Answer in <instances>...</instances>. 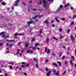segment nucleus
Here are the masks:
<instances>
[{
  "label": "nucleus",
  "mask_w": 76,
  "mask_h": 76,
  "mask_svg": "<svg viewBox=\"0 0 76 76\" xmlns=\"http://www.w3.org/2000/svg\"><path fill=\"white\" fill-rule=\"evenodd\" d=\"M45 23H46L47 25H49V23L48 22V20H46L45 21Z\"/></svg>",
  "instance_id": "nucleus-6"
},
{
  "label": "nucleus",
  "mask_w": 76,
  "mask_h": 76,
  "mask_svg": "<svg viewBox=\"0 0 76 76\" xmlns=\"http://www.w3.org/2000/svg\"><path fill=\"white\" fill-rule=\"evenodd\" d=\"M53 65L54 66H56V67H58V65H57V64H56V63L53 64Z\"/></svg>",
  "instance_id": "nucleus-25"
},
{
  "label": "nucleus",
  "mask_w": 76,
  "mask_h": 76,
  "mask_svg": "<svg viewBox=\"0 0 76 76\" xmlns=\"http://www.w3.org/2000/svg\"><path fill=\"white\" fill-rule=\"evenodd\" d=\"M24 27H26V28H28H28H29L30 26L29 25H28L26 26H24Z\"/></svg>",
  "instance_id": "nucleus-39"
},
{
  "label": "nucleus",
  "mask_w": 76,
  "mask_h": 76,
  "mask_svg": "<svg viewBox=\"0 0 76 76\" xmlns=\"http://www.w3.org/2000/svg\"><path fill=\"white\" fill-rule=\"evenodd\" d=\"M13 46H12V45H9V47L10 48H11Z\"/></svg>",
  "instance_id": "nucleus-38"
},
{
  "label": "nucleus",
  "mask_w": 76,
  "mask_h": 76,
  "mask_svg": "<svg viewBox=\"0 0 76 76\" xmlns=\"http://www.w3.org/2000/svg\"><path fill=\"white\" fill-rule=\"evenodd\" d=\"M4 76H7V75L6 74V73L4 74Z\"/></svg>",
  "instance_id": "nucleus-62"
},
{
  "label": "nucleus",
  "mask_w": 76,
  "mask_h": 76,
  "mask_svg": "<svg viewBox=\"0 0 76 76\" xmlns=\"http://www.w3.org/2000/svg\"><path fill=\"white\" fill-rule=\"evenodd\" d=\"M48 60H49L47 59L46 61H45V62L46 63H47V62H48Z\"/></svg>",
  "instance_id": "nucleus-57"
},
{
  "label": "nucleus",
  "mask_w": 76,
  "mask_h": 76,
  "mask_svg": "<svg viewBox=\"0 0 76 76\" xmlns=\"http://www.w3.org/2000/svg\"><path fill=\"white\" fill-rule=\"evenodd\" d=\"M1 4L2 5H3V6H6V3L4 2H2L1 3Z\"/></svg>",
  "instance_id": "nucleus-11"
},
{
  "label": "nucleus",
  "mask_w": 76,
  "mask_h": 76,
  "mask_svg": "<svg viewBox=\"0 0 76 76\" xmlns=\"http://www.w3.org/2000/svg\"><path fill=\"white\" fill-rule=\"evenodd\" d=\"M58 63H59V66H61V63L60 61H58Z\"/></svg>",
  "instance_id": "nucleus-22"
},
{
  "label": "nucleus",
  "mask_w": 76,
  "mask_h": 76,
  "mask_svg": "<svg viewBox=\"0 0 76 76\" xmlns=\"http://www.w3.org/2000/svg\"><path fill=\"white\" fill-rule=\"evenodd\" d=\"M63 5H61L60 6V8H61V9H62V8H63Z\"/></svg>",
  "instance_id": "nucleus-35"
},
{
  "label": "nucleus",
  "mask_w": 76,
  "mask_h": 76,
  "mask_svg": "<svg viewBox=\"0 0 76 76\" xmlns=\"http://www.w3.org/2000/svg\"><path fill=\"white\" fill-rule=\"evenodd\" d=\"M53 38L54 39H55V40H56V41H58V39H57V38H56V37H53Z\"/></svg>",
  "instance_id": "nucleus-21"
},
{
  "label": "nucleus",
  "mask_w": 76,
  "mask_h": 76,
  "mask_svg": "<svg viewBox=\"0 0 76 76\" xmlns=\"http://www.w3.org/2000/svg\"><path fill=\"white\" fill-rule=\"evenodd\" d=\"M62 55V53H60V54L59 55V56L61 57Z\"/></svg>",
  "instance_id": "nucleus-53"
},
{
  "label": "nucleus",
  "mask_w": 76,
  "mask_h": 76,
  "mask_svg": "<svg viewBox=\"0 0 76 76\" xmlns=\"http://www.w3.org/2000/svg\"><path fill=\"white\" fill-rule=\"evenodd\" d=\"M70 38H71L72 42L75 41V37H73V35L72 34H71L70 36Z\"/></svg>",
  "instance_id": "nucleus-3"
},
{
  "label": "nucleus",
  "mask_w": 76,
  "mask_h": 76,
  "mask_svg": "<svg viewBox=\"0 0 76 76\" xmlns=\"http://www.w3.org/2000/svg\"><path fill=\"white\" fill-rule=\"evenodd\" d=\"M19 4H15L14 5V6H18Z\"/></svg>",
  "instance_id": "nucleus-34"
},
{
  "label": "nucleus",
  "mask_w": 76,
  "mask_h": 76,
  "mask_svg": "<svg viewBox=\"0 0 76 76\" xmlns=\"http://www.w3.org/2000/svg\"><path fill=\"white\" fill-rule=\"evenodd\" d=\"M61 20H66L65 18H61Z\"/></svg>",
  "instance_id": "nucleus-44"
},
{
  "label": "nucleus",
  "mask_w": 76,
  "mask_h": 76,
  "mask_svg": "<svg viewBox=\"0 0 76 76\" xmlns=\"http://www.w3.org/2000/svg\"><path fill=\"white\" fill-rule=\"evenodd\" d=\"M35 39L34 38H33L31 40V42H34V40Z\"/></svg>",
  "instance_id": "nucleus-23"
},
{
  "label": "nucleus",
  "mask_w": 76,
  "mask_h": 76,
  "mask_svg": "<svg viewBox=\"0 0 76 76\" xmlns=\"http://www.w3.org/2000/svg\"><path fill=\"white\" fill-rule=\"evenodd\" d=\"M5 35H6V34H4V35H3L2 36H1V37H3L4 38V36H5Z\"/></svg>",
  "instance_id": "nucleus-46"
},
{
  "label": "nucleus",
  "mask_w": 76,
  "mask_h": 76,
  "mask_svg": "<svg viewBox=\"0 0 76 76\" xmlns=\"http://www.w3.org/2000/svg\"><path fill=\"white\" fill-rule=\"evenodd\" d=\"M57 18H58V17H56L55 19H56V20H57L58 19H57Z\"/></svg>",
  "instance_id": "nucleus-52"
},
{
  "label": "nucleus",
  "mask_w": 76,
  "mask_h": 76,
  "mask_svg": "<svg viewBox=\"0 0 76 76\" xmlns=\"http://www.w3.org/2000/svg\"><path fill=\"white\" fill-rule=\"evenodd\" d=\"M17 35H18V33H16L14 35V36L15 37H16V36H17Z\"/></svg>",
  "instance_id": "nucleus-26"
},
{
  "label": "nucleus",
  "mask_w": 76,
  "mask_h": 76,
  "mask_svg": "<svg viewBox=\"0 0 76 76\" xmlns=\"http://www.w3.org/2000/svg\"><path fill=\"white\" fill-rule=\"evenodd\" d=\"M8 37H9V36L7 35L5 37H4V38H8Z\"/></svg>",
  "instance_id": "nucleus-48"
},
{
  "label": "nucleus",
  "mask_w": 76,
  "mask_h": 76,
  "mask_svg": "<svg viewBox=\"0 0 76 76\" xmlns=\"http://www.w3.org/2000/svg\"><path fill=\"white\" fill-rule=\"evenodd\" d=\"M48 52L49 53H50V50H49V49H48Z\"/></svg>",
  "instance_id": "nucleus-56"
},
{
  "label": "nucleus",
  "mask_w": 76,
  "mask_h": 76,
  "mask_svg": "<svg viewBox=\"0 0 76 76\" xmlns=\"http://www.w3.org/2000/svg\"><path fill=\"white\" fill-rule=\"evenodd\" d=\"M9 64H12V66H13L14 64V62H10L9 63Z\"/></svg>",
  "instance_id": "nucleus-10"
},
{
  "label": "nucleus",
  "mask_w": 76,
  "mask_h": 76,
  "mask_svg": "<svg viewBox=\"0 0 76 76\" xmlns=\"http://www.w3.org/2000/svg\"><path fill=\"white\" fill-rule=\"evenodd\" d=\"M32 23H34V22L32 21H29L27 22V24L29 26Z\"/></svg>",
  "instance_id": "nucleus-4"
},
{
  "label": "nucleus",
  "mask_w": 76,
  "mask_h": 76,
  "mask_svg": "<svg viewBox=\"0 0 76 76\" xmlns=\"http://www.w3.org/2000/svg\"><path fill=\"white\" fill-rule=\"evenodd\" d=\"M48 3V1H45V0H43V4H47Z\"/></svg>",
  "instance_id": "nucleus-5"
},
{
  "label": "nucleus",
  "mask_w": 76,
  "mask_h": 76,
  "mask_svg": "<svg viewBox=\"0 0 76 76\" xmlns=\"http://www.w3.org/2000/svg\"><path fill=\"white\" fill-rule=\"evenodd\" d=\"M4 33H5L4 31L2 32L1 33H0V35H2L4 34Z\"/></svg>",
  "instance_id": "nucleus-13"
},
{
  "label": "nucleus",
  "mask_w": 76,
  "mask_h": 76,
  "mask_svg": "<svg viewBox=\"0 0 76 76\" xmlns=\"http://www.w3.org/2000/svg\"><path fill=\"white\" fill-rule=\"evenodd\" d=\"M74 24V22H71V25H73Z\"/></svg>",
  "instance_id": "nucleus-60"
},
{
  "label": "nucleus",
  "mask_w": 76,
  "mask_h": 76,
  "mask_svg": "<svg viewBox=\"0 0 76 76\" xmlns=\"http://www.w3.org/2000/svg\"><path fill=\"white\" fill-rule=\"evenodd\" d=\"M32 3V1H30L29 2V3L31 4V3Z\"/></svg>",
  "instance_id": "nucleus-51"
},
{
  "label": "nucleus",
  "mask_w": 76,
  "mask_h": 76,
  "mask_svg": "<svg viewBox=\"0 0 76 76\" xmlns=\"http://www.w3.org/2000/svg\"><path fill=\"white\" fill-rule=\"evenodd\" d=\"M37 49V48L35 47H33L32 48V50H36Z\"/></svg>",
  "instance_id": "nucleus-41"
},
{
  "label": "nucleus",
  "mask_w": 76,
  "mask_h": 76,
  "mask_svg": "<svg viewBox=\"0 0 76 76\" xmlns=\"http://www.w3.org/2000/svg\"><path fill=\"white\" fill-rule=\"evenodd\" d=\"M66 70L64 71V73H63V75H65V73H66Z\"/></svg>",
  "instance_id": "nucleus-40"
},
{
  "label": "nucleus",
  "mask_w": 76,
  "mask_h": 76,
  "mask_svg": "<svg viewBox=\"0 0 76 76\" xmlns=\"http://www.w3.org/2000/svg\"><path fill=\"white\" fill-rule=\"evenodd\" d=\"M56 21L57 22H60V20H58V19L56 20Z\"/></svg>",
  "instance_id": "nucleus-64"
},
{
  "label": "nucleus",
  "mask_w": 76,
  "mask_h": 76,
  "mask_svg": "<svg viewBox=\"0 0 76 76\" xmlns=\"http://www.w3.org/2000/svg\"><path fill=\"white\" fill-rule=\"evenodd\" d=\"M53 72L54 73H55L56 75V76H59V71H58L57 72L56 71L55 69H53Z\"/></svg>",
  "instance_id": "nucleus-2"
},
{
  "label": "nucleus",
  "mask_w": 76,
  "mask_h": 76,
  "mask_svg": "<svg viewBox=\"0 0 76 76\" xmlns=\"http://www.w3.org/2000/svg\"><path fill=\"white\" fill-rule=\"evenodd\" d=\"M7 54H9V49H8V48H7Z\"/></svg>",
  "instance_id": "nucleus-18"
},
{
  "label": "nucleus",
  "mask_w": 76,
  "mask_h": 76,
  "mask_svg": "<svg viewBox=\"0 0 76 76\" xmlns=\"http://www.w3.org/2000/svg\"><path fill=\"white\" fill-rule=\"evenodd\" d=\"M10 69H12V66H10Z\"/></svg>",
  "instance_id": "nucleus-49"
},
{
  "label": "nucleus",
  "mask_w": 76,
  "mask_h": 76,
  "mask_svg": "<svg viewBox=\"0 0 76 76\" xmlns=\"http://www.w3.org/2000/svg\"><path fill=\"white\" fill-rule=\"evenodd\" d=\"M36 66L37 67H38V64H36Z\"/></svg>",
  "instance_id": "nucleus-55"
},
{
  "label": "nucleus",
  "mask_w": 76,
  "mask_h": 76,
  "mask_svg": "<svg viewBox=\"0 0 76 76\" xmlns=\"http://www.w3.org/2000/svg\"><path fill=\"white\" fill-rule=\"evenodd\" d=\"M30 53H33V50H31L30 51Z\"/></svg>",
  "instance_id": "nucleus-58"
},
{
  "label": "nucleus",
  "mask_w": 76,
  "mask_h": 76,
  "mask_svg": "<svg viewBox=\"0 0 76 76\" xmlns=\"http://www.w3.org/2000/svg\"><path fill=\"white\" fill-rule=\"evenodd\" d=\"M9 25H10V26H12V25H13V24H10V23H9Z\"/></svg>",
  "instance_id": "nucleus-47"
},
{
  "label": "nucleus",
  "mask_w": 76,
  "mask_h": 76,
  "mask_svg": "<svg viewBox=\"0 0 76 76\" xmlns=\"http://www.w3.org/2000/svg\"><path fill=\"white\" fill-rule=\"evenodd\" d=\"M14 41V39H13V40L11 39L10 40H7V41H8V42H13V41Z\"/></svg>",
  "instance_id": "nucleus-12"
},
{
  "label": "nucleus",
  "mask_w": 76,
  "mask_h": 76,
  "mask_svg": "<svg viewBox=\"0 0 76 76\" xmlns=\"http://www.w3.org/2000/svg\"><path fill=\"white\" fill-rule=\"evenodd\" d=\"M44 7H45V8H46V9H47V7H48V6L47 4H44Z\"/></svg>",
  "instance_id": "nucleus-8"
},
{
  "label": "nucleus",
  "mask_w": 76,
  "mask_h": 76,
  "mask_svg": "<svg viewBox=\"0 0 76 76\" xmlns=\"http://www.w3.org/2000/svg\"><path fill=\"white\" fill-rule=\"evenodd\" d=\"M22 3L24 6H26V4L25 3V2H22Z\"/></svg>",
  "instance_id": "nucleus-32"
},
{
  "label": "nucleus",
  "mask_w": 76,
  "mask_h": 76,
  "mask_svg": "<svg viewBox=\"0 0 76 76\" xmlns=\"http://www.w3.org/2000/svg\"><path fill=\"white\" fill-rule=\"evenodd\" d=\"M64 38V36H62L61 35L60 37V39H62V38Z\"/></svg>",
  "instance_id": "nucleus-27"
},
{
  "label": "nucleus",
  "mask_w": 76,
  "mask_h": 76,
  "mask_svg": "<svg viewBox=\"0 0 76 76\" xmlns=\"http://www.w3.org/2000/svg\"><path fill=\"white\" fill-rule=\"evenodd\" d=\"M20 1V0H17L15 1V3L17 4V3H19V1Z\"/></svg>",
  "instance_id": "nucleus-9"
},
{
  "label": "nucleus",
  "mask_w": 76,
  "mask_h": 76,
  "mask_svg": "<svg viewBox=\"0 0 76 76\" xmlns=\"http://www.w3.org/2000/svg\"><path fill=\"white\" fill-rule=\"evenodd\" d=\"M71 57L72 58H73L72 59L73 60H75V57H74V56H71Z\"/></svg>",
  "instance_id": "nucleus-24"
},
{
  "label": "nucleus",
  "mask_w": 76,
  "mask_h": 76,
  "mask_svg": "<svg viewBox=\"0 0 76 76\" xmlns=\"http://www.w3.org/2000/svg\"><path fill=\"white\" fill-rule=\"evenodd\" d=\"M76 18V15H75L74 16H73V19H75Z\"/></svg>",
  "instance_id": "nucleus-33"
},
{
  "label": "nucleus",
  "mask_w": 76,
  "mask_h": 76,
  "mask_svg": "<svg viewBox=\"0 0 76 76\" xmlns=\"http://www.w3.org/2000/svg\"><path fill=\"white\" fill-rule=\"evenodd\" d=\"M65 56H62V60H64V58H65Z\"/></svg>",
  "instance_id": "nucleus-28"
},
{
  "label": "nucleus",
  "mask_w": 76,
  "mask_h": 76,
  "mask_svg": "<svg viewBox=\"0 0 76 76\" xmlns=\"http://www.w3.org/2000/svg\"><path fill=\"white\" fill-rule=\"evenodd\" d=\"M39 32L40 34H42V30L41 29Z\"/></svg>",
  "instance_id": "nucleus-37"
},
{
  "label": "nucleus",
  "mask_w": 76,
  "mask_h": 76,
  "mask_svg": "<svg viewBox=\"0 0 76 76\" xmlns=\"http://www.w3.org/2000/svg\"><path fill=\"white\" fill-rule=\"evenodd\" d=\"M39 3H40V4H42V2L41 1H40L39 2Z\"/></svg>",
  "instance_id": "nucleus-63"
},
{
  "label": "nucleus",
  "mask_w": 76,
  "mask_h": 76,
  "mask_svg": "<svg viewBox=\"0 0 76 76\" xmlns=\"http://www.w3.org/2000/svg\"><path fill=\"white\" fill-rule=\"evenodd\" d=\"M28 45H28V43H27L25 45V47H26V48H28Z\"/></svg>",
  "instance_id": "nucleus-16"
},
{
  "label": "nucleus",
  "mask_w": 76,
  "mask_h": 76,
  "mask_svg": "<svg viewBox=\"0 0 76 76\" xmlns=\"http://www.w3.org/2000/svg\"><path fill=\"white\" fill-rule=\"evenodd\" d=\"M43 16V15H35L34 17H33L32 18V19H36L37 17H38V18H41V17H42Z\"/></svg>",
  "instance_id": "nucleus-1"
},
{
  "label": "nucleus",
  "mask_w": 76,
  "mask_h": 76,
  "mask_svg": "<svg viewBox=\"0 0 76 76\" xmlns=\"http://www.w3.org/2000/svg\"><path fill=\"white\" fill-rule=\"evenodd\" d=\"M51 23H54V20H52L51 21Z\"/></svg>",
  "instance_id": "nucleus-61"
},
{
  "label": "nucleus",
  "mask_w": 76,
  "mask_h": 76,
  "mask_svg": "<svg viewBox=\"0 0 76 76\" xmlns=\"http://www.w3.org/2000/svg\"><path fill=\"white\" fill-rule=\"evenodd\" d=\"M69 32H70V29H68L67 31V33H68V34H69Z\"/></svg>",
  "instance_id": "nucleus-43"
},
{
  "label": "nucleus",
  "mask_w": 76,
  "mask_h": 76,
  "mask_svg": "<svg viewBox=\"0 0 76 76\" xmlns=\"http://www.w3.org/2000/svg\"><path fill=\"white\" fill-rule=\"evenodd\" d=\"M30 34H31V35H33V34H34V32H31L30 33Z\"/></svg>",
  "instance_id": "nucleus-50"
},
{
  "label": "nucleus",
  "mask_w": 76,
  "mask_h": 76,
  "mask_svg": "<svg viewBox=\"0 0 76 76\" xmlns=\"http://www.w3.org/2000/svg\"><path fill=\"white\" fill-rule=\"evenodd\" d=\"M49 38H48V37H47V38L46 39V42L47 43H48L49 42Z\"/></svg>",
  "instance_id": "nucleus-7"
},
{
  "label": "nucleus",
  "mask_w": 76,
  "mask_h": 76,
  "mask_svg": "<svg viewBox=\"0 0 76 76\" xmlns=\"http://www.w3.org/2000/svg\"><path fill=\"white\" fill-rule=\"evenodd\" d=\"M47 51V47H46L45 48V52L46 53Z\"/></svg>",
  "instance_id": "nucleus-29"
},
{
  "label": "nucleus",
  "mask_w": 76,
  "mask_h": 76,
  "mask_svg": "<svg viewBox=\"0 0 76 76\" xmlns=\"http://www.w3.org/2000/svg\"><path fill=\"white\" fill-rule=\"evenodd\" d=\"M20 35H21V36H23L24 35L22 33H20L18 34V36H20Z\"/></svg>",
  "instance_id": "nucleus-17"
},
{
  "label": "nucleus",
  "mask_w": 76,
  "mask_h": 76,
  "mask_svg": "<svg viewBox=\"0 0 76 76\" xmlns=\"http://www.w3.org/2000/svg\"><path fill=\"white\" fill-rule=\"evenodd\" d=\"M51 71H50L48 72V73L49 75H50V74H51Z\"/></svg>",
  "instance_id": "nucleus-36"
},
{
  "label": "nucleus",
  "mask_w": 76,
  "mask_h": 76,
  "mask_svg": "<svg viewBox=\"0 0 76 76\" xmlns=\"http://www.w3.org/2000/svg\"><path fill=\"white\" fill-rule=\"evenodd\" d=\"M25 65H22L21 66L22 67H25Z\"/></svg>",
  "instance_id": "nucleus-54"
},
{
  "label": "nucleus",
  "mask_w": 76,
  "mask_h": 76,
  "mask_svg": "<svg viewBox=\"0 0 76 76\" xmlns=\"http://www.w3.org/2000/svg\"><path fill=\"white\" fill-rule=\"evenodd\" d=\"M34 61H35L36 63H37V59H36V58H35L33 59Z\"/></svg>",
  "instance_id": "nucleus-20"
},
{
  "label": "nucleus",
  "mask_w": 76,
  "mask_h": 76,
  "mask_svg": "<svg viewBox=\"0 0 76 76\" xmlns=\"http://www.w3.org/2000/svg\"><path fill=\"white\" fill-rule=\"evenodd\" d=\"M70 63H71V65L72 66H73V63H72V60H71L70 61Z\"/></svg>",
  "instance_id": "nucleus-19"
},
{
  "label": "nucleus",
  "mask_w": 76,
  "mask_h": 76,
  "mask_svg": "<svg viewBox=\"0 0 76 76\" xmlns=\"http://www.w3.org/2000/svg\"><path fill=\"white\" fill-rule=\"evenodd\" d=\"M48 68H46V70L48 72Z\"/></svg>",
  "instance_id": "nucleus-45"
},
{
  "label": "nucleus",
  "mask_w": 76,
  "mask_h": 76,
  "mask_svg": "<svg viewBox=\"0 0 76 76\" xmlns=\"http://www.w3.org/2000/svg\"><path fill=\"white\" fill-rule=\"evenodd\" d=\"M46 75L47 76H50V74H48V73L46 74Z\"/></svg>",
  "instance_id": "nucleus-59"
},
{
  "label": "nucleus",
  "mask_w": 76,
  "mask_h": 76,
  "mask_svg": "<svg viewBox=\"0 0 76 76\" xmlns=\"http://www.w3.org/2000/svg\"><path fill=\"white\" fill-rule=\"evenodd\" d=\"M69 3H68L67 4L65 5L64 6V7H68V6H69Z\"/></svg>",
  "instance_id": "nucleus-14"
},
{
  "label": "nucleus",
  "mask_w": 76,
  "mask_h": 76,
  "mask_svg": "<svg viewBox=\"0 0 76 76\" xmlns=\"http://www.w3.org/2000/svg\"><path fill=\"white\" fill-rule=\"evenodd\" d=\"M27 53H30V50H27Z\"/></svg>",
  "instance_id": "nucleus-30"
},
{
  "label": "nucleus",
  "mask_w": 76,
  "mask_h": 76,
  "mask_svg": "<svg viewBox=\"0 0 76 76\" xmlns=\"http://www.w3.org/2000/svg\"><path fill=\"white\" fill-rule=\"evenodd\" d=\"M38 45H39V43H37L35 44V47H37Z\"/></svg>",
  "instance_id": "nucleus-15"
},
{
  "label": "nucleus",
  "mask_w": 76,
  "mask_h": 76,
  "mask_svg": "<svg viewBox=\"0 0 76 76\" xmlns=\"http://www.w3.org/2000/svg\"><path fill=\"white\" fill-rule=\"evenodd\" d=\"M59 32H61L62 31V28H60L59 29Z\"/></svg>",
  "instance_id": "nucleus-31"
},
{
  "label": "nucleus",
  "mask_w": 76,
  "mask_h": 76,
  "mask_svg": "<svg viewBox=\"0 0 76 76\" xmlns=\"http://www.w3.org/2000/svg\"><path fill=\"white\" fill-rule=\"evenodd\" d=\"M68 61H65V64L67 65V63H68Z\"/></svg>",
  "instance_id": "nucleus-42"
}]
</instances>
